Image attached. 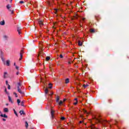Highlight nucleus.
<instances>
[{
    "mask_svg": "<svg viewBox=\"0 0 129 129\" xmlns=\"http://www.w3.org/2000/svg\"><path fill=\"white\" fill-rule=\"evenodd\" d=\"M6 105L7 106H8L9 105V104H8V103H7V104H6Z\"/></svg>",
    "mask_w": 129,
    "mask_h": 129,
    "instance_id": "de8ad7c7",
    "label": "nucleus"
},
{
    "mask_svg": "<svg viewBox=\"0 0 129 129\" xmlns=\"http://www.w3.org/2000/svg\"><path fill=\"white\" fill-rule=\"evenodd\" d=\"M7 8L8 10H9L10 11V9H11V6H10V5H8L7 6Z\"/></svg>",
    "mask_w": 129,
    "mask_h": 129,
    "instance_id": "f3484780",
    "label": "nucleus"
},
{
    "mask_svg": "<svg viewBox=\"0 0 129 129\" xmlns=\"http://www.w3.org/2000/svg\"><path fill=\"white\" fill-rule=\"evenodd\" d=\"M59 105H62V104H63V101H62L61 100H60L59 102H58Z\"/></svg>",
    "mask_w": 129,
    "mask_h": 129,
    "instance_id": "4468645a",
    "label": "nucleus"
},
{
    "mask_svg": "<svg viewBox=\"0 0 129 129\" xmlns=\"http://www.w3.org/2000/svg\"><path fill=\"white\" fill-rule=\"evenodd\" d=\"M78 45H79V46H82V42H81V41H79Z\"/></svg>",
    "mask_w": 129,
    "mask_h": 129,
    "instance_id": "a211bd4d",
    "label": "nucleus"
},
{
    "mask_svg": "<svg viewBox=\"0 0 129 129\" xmlns=\"http://www.w3.org/2000/svg\"><path fill=\"white\" fill-rule=\"evenodd\" d=\"M77 103H78V101H76V102L74 103V104L75 105H76V104H77Z\"/></svg>",
    "mask_w": 129,
    "mask_h": 129,
    "instance_id": "c756f323",
    "label": "nucleus"
},
{
    "mask_svg": "<svg viewBox=\"0 0 129 129\" xmlns=\"http://www.w3.org/2000/svg\"><path fill=\"white\" fill-rule=\"evenodd\" d=\"M14 94L15 95L16 97H18V95L16 93V92H14Z\"/></svg>",
    "mask_w": 129,
    "mask_h": 129,
    "instance_id": "2f4dec72",
    "label": "nucleus"
},
{
    "mask_svg": "<svg viewBox=\"0 0 129 129\" xmlns=\"http://www.w3.org/2000/svg\"><path fill=\"white\" fill-rule=\"evenodd\" d=\"M19 3L24 4V1H20Z\"/></svg>",
    "mask_w": 129,
    "mask_h": 129,
    "instance_id": "e433bc0d",
    "label": "nucleus"
},
{
    "mask_svg": "<svg viewBox=\"0 0 129 129\" xmlns=\"http://www.w3.org/2000/svg\"><path fill=\"white\" fill-rule=\"evenodd\" d=\"M65 101H66V99H63V102H65Z\"/></svg>",
    "mask_w": 129,
    "mask_h": 129,
    "instance_id": "79ce46f5",
    "label": "nucleus"
},
{
    "mask_svg": "<svg viewBox=\"0 0 129 129\" xmlns=\"http://www.w3.org/2000/svg\"><path fill=\"white\" fill-rule=\"evenodd\" d=\"M50 113L51 114V117H52V118H53L54 117V111L51 110Z\"/></svg>",
    "mask_w": 129,
    "mask_h": 129,
    "instance_id": "9b49d317",
    "label": "nucleus"
},
{
    "mask_svg": "<svg viewBox=\"0 0 129 129\" xmlns=\"http://www.w3.org/2000/svg\"><path fill=\"white\" fill-rule=\"evenodd\" d=\"M8 99L10 103H12V104L14 103V101H13V99H12V97H11V96H8Z\"/></svg>",
    "mask_w": 129,
    "mask_h": 129,
    "instance_id": "20e7f679",
    "label": "nucleus"
},
{
    "mask_svg": "<svg viewBox=\"0 0 129 129\" xmlns=\"http://www.w3.org/2000/svg\"><path fill=\"white\" fill-rule=\"evenodd\" d=\"M15 68L16 69H17V70H19V67H18L17 66H15Z\"/></svg>",
    "mask_w": 129,
    "mask_h": 129,
    "instance_id": "7c9ffc66",
    "label": "nucleus"
},
{
    "mask_svg": "<svg viewBox=\"0 0 129 129\" xmlns=\"http://www.w3.org/2000/svg\"><path fill=\"white\" fill-rule=\"evenodd\" d=\"M88 86H89V85L88 84H86V85L84 84V85H83V87H84V88H86V87H88Z\"/></svg>",
    "mask_w": 129,
    "mask_h": 129,
    "instance_id": "dca6fc26",
    "label": "nucleus"
},
{
    "mask_svg": "<svg viewBox=\"0 0 129 129\" xmlns=\"http://www.w3.org/2000/svg\"><path fill=\"white\" fill-rule=\"evenodd\" d=\"M10 12H11V14H14V11L13 10H9Z\"/></svg>",
    "mask_w": 129,
    "mask_h": 129,
    "instance_id": "72a5a7b5",
    "label": "nucleus"
},
{
    "mask_svg": "<svg viewBox=\"0 0 129 129\" xmlns=\"http://www.w3.org/2000/svg\"><path fill=\"white\" fill-rule=\"evenodd\" d=\"M68 63H69V64H71V61H69Z\"/></svg>",
    "mask_w": 129,
    "mask_h": 129,
    "instance_id": "49530a36",
    "label": "nucleus"
},
{
    "mask_svg": "<svg viewBox=\"0 0 129 129\" xmlns=\"http://www.w3.org/2000/svg\"><path fill=\"white\" fill-rule=\"evenodd\" d=\"M99 117H100V116H99V117H98V116H94V118L95 119H96V120H97V121H98V122H101V120L100 119Z\"/></svg>",
    "mask_w": 129,
    "mask_h": 129,
    "instance_id": "7ed1b4c3",
    "label": "nucleus"
},
{
    "mask_svg": "<svg viewBox=\"0 0 129 129\" xmlns=\"http://www.w3.org/2000/svg\"><path fill=\"white\" fill-rule=\"evenodd\" d=\"M39 44V47H42V43L40 42Z\"/></svg>",
    "mask_w": 129,
    "mask_h": 129,
    "instance_id": "c9c22d12",
    "label": "nucleus"
},
{
    "mask_svg": "<svg viewBox=\"0 0 129 129\" xmlns=\"http://www.w3.org/2000/svg\"><path fill=\"white\" fill-rule=\"evenodd\" d=\"M75 100H76V101H78L77 98H75Z\"/></svg>",
    "mask_w": 129,
    "mask_h": 129,
    "instance_id": "c03bdc74",
    "label": "nucleus"
},
{
    "mask_svg": "<svg viewBox=\"0 0 129 129\" xmlns=\"http://www.w3.org/2000/svg\"><path fill=\"white\" fill-rule=\"evenodd\" d=\"M60 98H59V97H57L56 98V102H59V100Z\"/></svg>",
    "mask_w": 129,
    "mask_h": 129,
    "instance_id": "a878e982",
    "label": "nucleus"
},
{
    "mask_svg": "<svg viewBox=\"0 0 129 129\" xmlns=\"http://www.w3.org/2000/svg\"><path fill=\"white\" fill-rule=\"evenodd\" d=\"M14 113L16 115V116H18V113H17V111H16V110L14 109Z\"/></svg>",
    "mask_w": 129,
    "mask_h": 129,
    "instance_id": "393cba45",
    "label": "nucleus"
},
{
    "mask_svg": "<svg viewBox=\"0 0 129 129\" xmlns=\"http://www.w3.org/2000/svg\"><path fill=\"white\" fill-rule=\"evenodd\" d=\"M4 112H9V109L8 108H4Z\"/></svg>",
    "mask_w": 129,
    "mask_h": 129,
    "instance_id": "9d476101",
    "label": "nucleus"
},
{
    "mask_svg": "<svg viewBox=\"0 0 129 129\" xmlns=\"http://www.w3.org/2000/svg\"><path fill=\"white\" fill-rule=\"evenodd\" d=\"M46 59L47 61H49V60H50V57L47 56V57H46Z\"/></svg>",
    "mask_w": 129,
    "mask_h": 129,
    "instance_id": "cd10ccee",
    "label": "nucleus"
},
{
    "mask_svg": "<svg viewBox=\"0 0 129 129\" xmlns=\"http://www.w3.org/2000/svg\"><path fill=\"white\" fill-rule=\"evenodd\" d=\"M17 103H18V105H20V103H21V100L17 99Z\"/></svg>",
    "mask_w": 129,
    "mask_h": 129,
    "instance_id": "6ab92c4d",
    "label": "nucleus"
},
{
    "mask_svg": "<svg viewBox=\"0 0 129 129\" xmlns=\"http://www.w3.org/2000/svg\"><path fill=\"white\" fill-rule=\"evenodd\" d=\"M21 88H22V84H21V83L19 82L18 83L17 90L18 92L20 93V94H21V95H24V94H25V93L22 91V90H21Z\"/></svg>",
    "mask_w": 129,
    "mask_h": 129,
    "instance_id": "f257e3e1",
    "label": "nucleus"
},
{
    "mask_svg": "<svg viewBox=\"0 0 129 129\" xmlns=\"http://www.w3.org/2000/svg\"><path fill=\"white\" fill-rule=\"evenodd\" d=\"M12 2H13V0H11V3H12Z\"/></svg>",
    "mask_w": 129,
    "mask_h": 129,
    "instance_id": "603ef678",
    "label": "nucleus"
},
{
    "mask_svg": "<svg viewBox=\"0 0 129 129\" xmlns=\"http://www.w3.org/2000/svg\"><path fill=\"white\" fill-rule=\"evenodd\" d=\"M20 114H25V112H24V111H23V110H21L20 111Z\"/></svg>",
    "mask_w": 129,
    "mask_h": 129,
    "instance_id": "412c9836",
    "label": "nucleus"
},
{
    "mask_svg": "<svg viewBox=\"0 0 129 129\" xmlns=\"http://www.w3.org/2000/svg\"><path fill=\"white\" fill-rule=\"evenodd\" d=\"M5 92L6 93V94H7L8 95H10V93L9 92H8V91L7 90V88H5Z\"/></svg>",
    "mask_w": 129,
    "mask_h": 129,
    "instance_id": "ddd939ff",
    "label": "nucleus"
},
{
    "mask_svg": "<svg viewBox=\"0 0 129 129\" xmlns=\"http://www.w3.org/2000/svg\"><path fill=\"white\" fill-rule=\"evenodd\" d=\"M59 57H60V58H63V55L60 54Z\"/></svg>",
    "mask_w": 129,
    "mask_h": 129,
    "instance_id": "4c0bfd02",
    "label": "nucleus"
},
{
    "mask_svg": "<svg viewBox=\"0 0 129 129\" xmlns=\"http://www.w3.org/2000/svg\"><path fill=\"white\" fill-rule=\"evenodd\" d=\"M8 89H11V86H10V85H8Z\"/></svg>",
    "mask_w": 129,
    "mask_h": 129,
    "instance_id": "f704fd0d",
    "label": "nucleus"
},
{
    "mask_svg": "<svg viewBox=\"0 0 129 129\" xmlns=\"http://www.w3.org/2000/svg\"><path fill=\"white\" fill-rule=\"evenodd\" d=\"M17 31L18 32L19 35H21V29H20V28L18 27L17 28Z\"/></svg>",
    "mask_w": 129,
    "mask_h": 129,
    "instance_id": "f8f14e48",
    "label": "nucleus"
},
{
    "mask_svg": "<svg viewBox=\"0 0 129 129\" xmlns=\"http://www.w3.org/2000/svg\"><path fill=\"white\" fill-rule=\"evenodd\" d=\"M14 66H16V63H14Z\"/></svg>",
    "mask_w": 129,
    "mask_h": 129,
    "instance_id": "3c124183",
    "label": "nucleus"
},
{
    "mask_svg": "<svg viewBox=\"0 0 129 129\" xmlns=\"http://www.w3.org/2000/svg\"><path fill=\"white\" fill-rule=\"evenodd\" d=\"M64 119H65L64 117H61V120H64Z\"/></svg>",
    "mask_w": 129,
    "mask_h": 129,
    "instance_id": "473e14b6",
    "label": "nucleus"
},
{
    "mask_svg": "<svg viewBox=\"0 0 129 129\" xmlns=\"http://www.w3.org/2000/svg\"><path fill=\"white\" fill-rule=\"evenodd\" d=\"M83 111L84 113H86L87 114H89V113H90V112H87V111L85 109H83Z\"/></svg>",
    "mask_w": 129,
    "mask_h": 129,
    "instance_id": "6e6552de",
    "label": "nucleus"
},
{
    "mask_svg": "<svg viewBox=\"0 0 129 129\" xmlns=\"http://www.w3.org/2000/svg\"><path fill=\"white\" fill-rule=\"evenodd\" d=\"M4 38H5V39H7L8 38V36L7 35H5Z\"/></svg>",
    "mask_w": 129,
    "mask_h": 129,
    "instance_id": "58836bf2",
    "label": "nucleus"
},
{
    "mask_svg": "<svg viewBox=\"0 0 129 129\" xmlns=\"http://www.w3.org/2000/svg\"><path fill=\"white\" fill-rule=\"evenodd\" d=\"M2 111H1V110H0V114H2Z\"/></svg>",
    "mask_w": 129,
    "mask_h": 129,
    "instance_id": "8fccbe9b",
    "label": "nucleus"
},
{
    "mask_svg": "<svg viewBox=\"0 0 129 129\" xmlns=\"http://www.w3.org/2000/svg\"><path fill=\"white\" fill-rule=\"evenodd\" d=\"M55 11H56V12H57V9H56Z\"/></svg>",
    "mask_w": 129,
    "mask_h": 129,
    "instance_id": "864d4df0",
    "label": "nucleus"
},
{
    "mask_svg": "<svg viewBox=\"0 0 129 129\" xmlns=\"http://www.w3.org/2000/svg\"><path fill=\"white\" fill-rule=\"evenodd\" d=\"M21 103V106H25V105H24V103H25L24 101H22Z\"/></svg>",
    "mask_w": 129,
    "mask_h": 129,
    "instance_id": "aec40b11",
    "label": "nucleus"
},
{
    "mask_svg": "<svg viewBox=\"0 0 129 129\" xmlns=\"http://www.w3.org/2000/svg\"><path fill=\"white\" fill-rule=\"evenodd\" d=\"M9 83H8V81H6V84H7V85H9V84H8Z\"/></svg>",
    "mask_w": 129,
    "mask_h": 129,
    "instance_id": "ea45409f",
    "label": "nucleus"
},
{
    "mask_svg": "<svg viewBox=\"0 0 129 129\" xmlns=\"http://www.w3.org/2000/svg\"><path fill=\"white\" fill-rule=\"evenodd\" d=\"M90 32H91V33H94L95 31L94 29H90Z\"/></svg>",
    "mask_w": 129,
    "mask_h": 129,
    "instance_id": "bb28decb",
    "label": "nucleus"
},
{
    "mask_svg": "<svg viewBox=\"0 0 129 129\" xmlns=\"http://www.w3.org/2000/svg\"><path fill=\"white\" fill-rule=\"evenodd\" d=\"M82 20H83V21H85V18H83Z\"/></svg>",
    "mask_w": 129,
    "mask_h": 129,
    "instance_id": "a18cd8bd",
    "label": "nucleus"
},
{
    "mask_svg": "<svg viewBox=\"0 0 129 129\" xmlns=\"http://www.w3.org/2000/svg\"><path fill=\"white\" fill-rule=\"evenodd\" d=\"M0 25H1V26H4V25H5V21H1L0 22Z\"/></svg>",
    "mask_w": 129,
    "mask_h": 129,
    "instance_id": "2eb2a0df",
    "label": "nucleus"
},
{
    "mask_svg": "<svg viewBox=\"0 0 129 129\" xmlns=\"http://www.w3.org/2000/svg\"><path fill=\"white\" fill-rule=\"evenodd\" d=\"M69 82H70V81H69V79H67L66 80V83H69Z\"/></svg>",
    "mask_w": 129,
    "mask_h": 129,
    "instance_id": "5701e85b",
    "label": "nucleus"
},
{
    "mask_svg": "<svg viewBox=\"0 0 129 129\" xmlns=\"http://www.w3.org/2000/svg\"><path fill=\"white\" fill-rule=\"evenodd\" d=\"M1 59L4 63V65H7V66H10V63L11 61L9 59L7 60L6 61L5 59V58L2 57Z\"/></svg>",
    "mask_w": 129,
    "mask_h": 129,
    "instance_id": "f03ea898",
    "label": "nucleus"
},
{
    "mask_svg": "<svg viewBox=\"0 0 129 129\" xmlns=\"http://www.w3.org/2000/svg\"><path fill=\"white\" fill-rule=\"evenodd\" d=\"M49 92V90H48V89H46L45 90V93L47 94Z\"/></svg>",
    "mask_w": 129,
    "mask_h": 129,
    "instance_id": "b1692460",
    "label": "nucleus"
},
{
    "mask_svg": "<svg viewBox=\"0 0 129 129\" xmlns=\"http://www.w3.org/2000/svg\"><path fill=\"white\" fill-rule=\"evenodd\" d=\"M49 88H52V84H49Z\"/></svg>",
    "mask_w": 129,
    "mask_h": 129,
    "instance_id": "c85d7f7f",
    "label": "nucleus"
},
{
    "mask_svg": "<svg viewBox=\"0 0 129 129\" xmlns=\"http://www.w3.org/2000/svg\"><path fill=\"white\" fill-rule=\"evenodd\" d=\"M23 53H24V51L21 50L20 52V58H19L20 61L23 59Z\"/></svg>",
    "mask_w": 129,
    "mask_h": 129,
    "instance_id": "39448f33",
    "label": "nucleus"
},
{
    "mask_svg": "<svg viewBox=\"0 0 129 129\" xmlns=\"http://www.w3.org/2000/svg\"><path fill=\"white\" fill-rule=\"evenodd\" d=\"M9 76V75H8V73L7 72H5L4 73V78H7V77Z\"/></svg>",
    "mask_w": 129,
    "mask_h": 129,
    "instance_id": "0eeeda50",
    "label": "nucleus"
},
{
    "mask_svg": "<svg viewBox=\"0 0 129 129\" xmlns=\"http://www.w3.org/2000/svg\"><path fill=\"white\" fill-rule=\"evenodd\" d=\"M25 126H26V127H28V126H29V124L28 123V122H27V121L25 122Z\"/></svg>",
    "mask_w": 129,
    "mask_h": 129,
    "instance_id": "4be33fe9",
    "label": "nucleus"
},
{
    "mask_svg": "<svg viewBox=\"0 0 129 129\" xmlns=\"http://www.w3.org/2000/svg\"><path fill=\"white\" fill-rule=\"evenodd\" d=\"M38 23L39 24L40 27H42V26L43 25V22L42 21H39Z\"/></svg>",
    "mask_w": 129,
    "mask_h": 129,
    "instance_id": "1a4fd4ad",
    "label": "nucleus"
},
{
    "mask_svg": "<svg viewBox=\"0 0 129 129\" xmlns=\"http://www.w3.org/2000/svg\"><path fill=\"white\" fill-rule=\"evenodd\" d=\"M80 123H82V121H80Z\"/></svg>",
    "mask_w": 129,
    "mask_h": 129,
    "instance_id": "09e8293b",
    "label": "nucleus"
},
{
    "mask_svg": "<svg viewBox=\"0 0 129 129\" xmlns=\"http://www.w3.org/2000/svg\"><path fill=\"white\" fill-rule=\"evenodd\" d=\"M0 116L1 117H5V118H8V115H6V114H1L0 115Z\"/></svg>",
    "mask_w": 129,
    "mask_h": 129,
    "instance_id": "423d86ee",
    "label": "nucleus"
},
{
    "mask_svg": "<svg viewBox=\"0 0 129 129\" xmlns=\"http://www.w3.org/2000/svg\"><path fill=\"white\" fill-rule=\"evenodd\" d=\"M32 129H33V128H32Z\"/></svg>",
    "mask_w": 129,
    "mask_h": 129,
    "instance_id": "5fc2aeb1",
    "label": "nucleus"
},
{
    "mask_svg": "<svg viewBox=\"0 0 129 129\" xmlns=\"http://www.w3.org/2000/svg\"><path fill=\"white\" fill-rule=\"evenodd\" d=\"M2 120H3V121H6V119L5 118H3Z\"/></svg>",
    "mask_w": 129,
    "mask_h": 129,
    "instance_id": "a19ab883",
    "label": "nucleus"
},
{
    "mask_svg": "<svg viewBox=\"0 0 129 129\" xmlns=\"http://www.w3.org/2000/svg\"><path fill=\"white\" fill-rule=\"evenodd\" d=\"M16 74H17V75H19V72H17L16 73Z\"/></svg>",
    "mask_w": 129,
    "mask_h": 129,
    "instance_id": "37998d69",
    "label": "nucleus"
}]
</instances>
